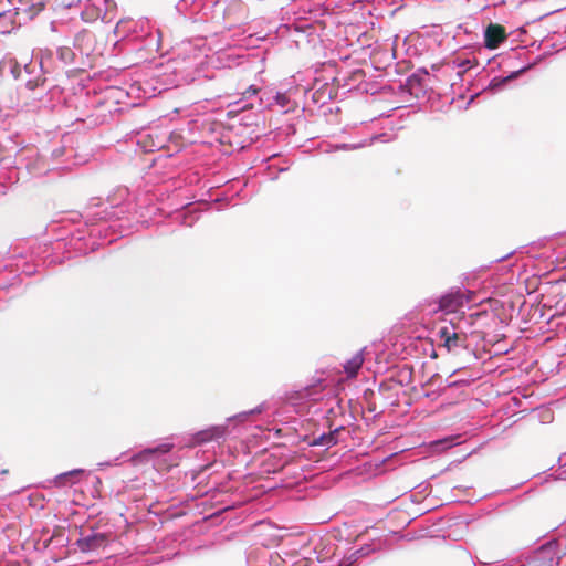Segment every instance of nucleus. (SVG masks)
<instances>
[{"label":"nucleus","mask_w":566,"mask_h":566,"mask_svg":"<svg viewBox=\"0 0 566 566\" xmlns=\"http://www.w3.org/2000/svg\"><path fill=\"white\" fill-rule=\"evenodd\" d=\"M227 433V426L219 424L203 429L193 436V441L197 444L208 443L211 441H218L223 438Z\"/></svg>","instance_id":"obj_6"},{"label":"nucleus","mask_w":566,"mask_h":566,"mask_svg":"<svg viewBox=\"0 0 566 566\" xmlns=\"http://www.w3.org/2000/svg\"><path fill=\"white\" fill-rule=\"evenodd\" d=\"M564 556L565 552L557 542H549L536 552V560L539 566H559Z\"/></svg>","instance_id":"obj_1"},{"label":"nucleus","mask_w":566,"mask_h":566,"mask_svg":"<svg viewBox=\"0 0 566 566\" xmlns=\"http://www.w3.org/2000/svg\"><path fill=\"white\" fill-rule=\"evenodd\" d=\"M30 62H31V57L29 56V54H25L24 56H22L21 62H19L14 57H6L0 62V70H1V72L8 71L13 76V78L17 80L21 76V72H22L21 63H23V67L27 73L31 72Z\"/></svg>","instance_id":"obj_4"},{"label":"nucleus","mask_w":566,"mask_h":566,"mask_svg":"<svg viewBox=\"0 0 566 566\" xmlns=\"http://www.w3.org/2000/svg\"><path fill=\"white\" fill-rule=\"evenodd\" d=\"M336 441L333 437V434H323L319 437L317 441L314 442V444L325 446V444H334Z\"/></svg>","instance_id":"obj_11"},{"label":"nucleus","mask_w":566,"mask_h":566,"mask_svg":"<svg viewBox=\"0 0 566 566\" xmlns=\"http://www.w3.org/2000/svg\"><path fill=\"white\" fill-rule=\"evenodd\" d=\"M144 146L147 148V151H155L156 149H159L163 147V145H156V143H151V145H146V143H144Z\"/></svg>","instance_id":"obj_12"},{"label":"nucleus","mask_w":566,"mask_h":566,"mask_svg":"<svg viewBox=\"0 0 566 566\" xmlns=\"http://www.w3.org/2000/svg\"><path fill=\"white\" fill-rule=\"evenodd\" d=\"M438 336L449 352L463 347L467 338L465 334L455 332L453 325L440 327Z\"/></svg>","instance_id":"obj_2"},{"label":"nucleus","mask_w":566,"mask_h":566,"mask_svg":"<svg viewBox=\"0 0 566 566\" xmlns=\"http://www.w3.org/2000/svg\"><path fill=\"white\" fill-rule=\"evenodd\" d=\"M27 85L30 87V88H34L36 86V83H33V81H28L27 82Z\"/></svg>","instance_id":"obj_14"},{"label":"nucleus","mask_w":566,"mask_h":566,"mask_svg":"<svg viewBox=\"0 0 566 566\" xmlns=\"http://www.w3.org/2000/svg\"><path fill=\"white\" fill-rule=\"evenodd\" d=\"M506 40L505 28L501 24H490L484 34V43L488 49H496Z\"/></svg>","instance_id":"obj_7"},{"label":"nucleus","mask_w":566,"mask_h":566,"mask_svg":"<svg viewBox=\"0 0 566 566\" xmlns=\"http://www.w3.org/2000/svg\"><path fill=\"white\" fill-rule=\"evenodd\" d=\"M464 300V294L461 291H450L440 297L439 311L455 313L463 306Z\"/></svg>","instance_id":"obj_3"},{"label":"nucleus","mask_w":566,"mask_h":566,"mask_svg":"<svg viewBox=\"0 0 566 566\" xmlns=\"http://www.w3.org/2000/svg\"><path fill=\"white\" fill-rule=\"evenodd\" d=\"M84 474V470L75 469L65 473H61L52 481L55 488H67L78 482Z\"/></svg>","instance_id":"obj_8"},{"label":"nucleus","mask_w":566,"mask_h":566,"mask_svg":"<svg viewBox=\"0 0 566 566\" xmlns=\"http://www.w3.org/2000/svg\"><path fill=\"white\" fill-rule=\"evenodd\" d=\"M172 448V444L170 443H163L158 446L157 448L147 449L145 450V453L154 454V453H168Z\"/></svg>","instance_id":"obj_10"},{"label":"nucleus","mask_w":566,"mask_h":566,"mask_svg":"<svg viewBox=\"0 0 566 566\" xmlns=\"http://www.w3.org/2000/svg\"><path fill=\"white\" fill-rule=\"evenodd\" d=\"M364 363V358L360 354L355 355L348 360L344 368L349 377H355Z\"/></svg>","instance_id":"obj_9"},{"label":"nucleus","mask_w":566,"mask_h":566,"mask_svg":"<svg viewBox=\"0 0 566 566\" xmlns=\"http://www.w3.org/2000/svg\"><path fill=\"white\" fill-rule=\"evenodd\" d=\"M248 92H249V93H251L252 95H254V94H256V93H258V90H256V88H254L253 86H250V87L248 88Z\"/></svg>","instance_id":"obj_13"},{"label":"nucleus","mask_w":566,"mask_h":566,"mask_svg":"<svg viewBox=\"0 0 566 566\" xmlns=\"http://www.w3.org/2000/svg\"><path fill=\"white\" fill-rule=\"evenodd\" d=\"M108 542H109V538L106 534L92 533L90 535L82 536L77 541V545L83 552H90V551H96V549L106 547Z\"/></svg>","instance_id":"obj_5"}]
</instances>
